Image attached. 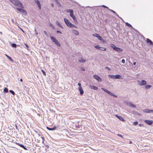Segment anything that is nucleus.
Wrapping results in <instances>:
<instances>
[{
	"mask_svg": "<svg viewBox=\"0 0 153 153\" xmlns=\"http://www.w3.org/2000/svg\"><path fill=\"white\" fill-rule=\"evenodd\" d=\"M67 12L68 13H73V11L72 10H67Z\"/></svg>",
	"mask_w": 153,
	"mask_h": 153,
	"instance_id": "c85d7f7f",
	"label": "nucleus"
},
{
	"mask_svg": "<svg viewBox=\"0 0 153 153\" xmlns=\"http://www.w3.org/2000/svg\"><path fill=\"white\" fill-rule=\"evenodd\" d=\"M70 15L74 21H76V17L74 15L73 13H71L70 14Z\"/></svg>",
	"mask_w": 153,
	"mask_h": 153,
	"instance_id": "f8f14e48",
	"label": "nucleus"
},
{
	"mask_svg": "<svg viewBox=\"0 0 153 153\" xmlns=\"http://www.w3.org/2000/svg\"><path fill=\"white\" fill-rule=\"evenodd\" d=\"M126 105H128V106L133 107V108H135L136 107V105L133 104L131 102H127L126 103Z\"/></svg>",
	"mask_w": 153,
	"mask_h": 153,
	"instance_id": "0eeeda50",
	"label": "nucleus"
},
{
	"mask_svg": "<svg viewBox=\"0 0 153 153\" xmlns=\"http://www.w3.org/2000/svg\"><path fill=\"white\" fill-rule=\"evenodd\" d=\"M114 50L117 52H121L123 51V49L121 48L116 47Z\"/></svg>",
	"mask_w": 153,
	"mask_h": 153,
	"instance_id": "2eb2a0df",
	"label": "nucleus"
},
{
	"mask_svg": "<svg viewBox=\"0 0 153 153\" xmlns=\"http://www.w3.org/2000/svg\"><path fill=\"white\" fill-rule=\"evenodd\" d=\"M51 6H52V7H53V6H54V5H53V3H52V4H51Z\"/></svg>",
	"mask_w": 153,
	"mask_h": 153,
	"instance_id": "bf43d9fd",
	"label": "nucleus"
},
{
	"mask_svg": "<svg viewBox=\"0 0 153 153\" xmlns=\"http://www.w3.org/2000/svg\"><path fill=\"white\" fill-rule=\"evenodd\" d=\"M41 137L42 138V139L43 140L42 141V142H43L44 141V137Z\"/></svg>",
	"mask_w": 153,
	"mask_h": 153,
	"instance_id": "680f3d73",
	"label": "nucleus"
},
{
	"mask_svg": "<svg viewBox=\"0 0 153 153\" xmlns=\"http://www.w3.org/2000/svg\"><path fill=\"white\" fill-rule=\"evenodd\" d=\"M55 0V1H56V2H57V1H58V0Z\"/></svg>",
	"mask_w": 153,
	"mask_h": 153,
	"instance_id": "0e129e2a",
	"label": "nucleus"
},
{
	"mask_svg": "<svg viewBox=\"0 0 153 153\" xmlns=\"http://www.w3.org/2000/svg\"><path fill=\"white\" fill-rule=\"evenodd\" d=\"M56 127L55 126V127H54L53 128H49V127H47V128L48 130H49L53 131V130H55L56 129Z\"/></svg>",
	"mask_w": 153,
	"mask_h": 153,
	"instance_id": "a211bd4d",
	"label": "nucleus"
},
{
	"mask_svg": "<svg viewBox=\"0 0 153 153\" xmlns=\"http://www.w3.org/2000/svg\"><path fill=\"white\" fill-rule=\"evenodd\" d=\"M79 90L80 91V94L81 95H82L83 94V89L82 88V87H80V88H79Z\"/></svg>",
	"mask_w": 153,
	"mask_h": 153,
	"instance_id": "f3484780",
	"label": "nucleus"
},
{
	"mask_svg": "<svg viewBox=\"0 0 153 153\" xmlns=\"http://www.w3.org/2000/svg\"><path fill=\"white\" fill-rule=\"evenodd\" d=\"M81 69L83 71H85V69H84L83 68H81Z\"/></svg>",
	"mask_w": 153,
	"mask_h": 153,
	"instance_id": "052dcab7",
	"label": "nucleus"
},
{
	"mask_svg": "<svg viewBox=\"0 0 153 153\" xmlns=\"http://www.w3.org/2000/svg\"><path fill=\"white\" fill-rule=\"evenodd\" d=\"M99 35V34H97V33H94V34H93L92 35L93 36L97 38Z\"/></svg>",
	"mask_w": 153,
	"mask_h": 153,
	"instance_id": "7c9ffc66",
	"label": "nucleus"
},
{
	"mask_svg": "<svg viewBox=\"0 0 153 153\" xmlns=\"http://www.w3.org/2000/svg\"><path fill=\"white\" fill-rule=\"evenodd\" d=\"M93 77L99 82H101L102 81V79L98 76L97 75H94L93 76Z\"/></svg>",
	"mask_w": 153,
	"mask_h": 153,
	"instance_id": "423d86ee",
	"label": "nucleus"
},
{
	"mask_svg": "<svg viewBox=\"0 0 153 153\" xmlns=\"http://www.w3.org/2000/svg\"><path fill=\"white\" fill-rule=\"evenodd\" d=\"M16 9L19 12H25V11L22 8H19L18 7L16 8Z\"/></svg>",
	"mask_w": 153,
	"mask_h": 153,
	"instance_id": "aec40b11",
	"label": "nucleus"
},
{
	"mask_svg": "<svg viewBox=\"0 0 153 153\" xmlns=\"http://www.w3.org/2000/svg\"><path fill=\"white\" fill-rule=\"evenodd\" d=\"M116 16L117 17H118L120 18L121 19H122L119 16H118V15L117 13H116Z\"/></svg>",
	"mask_w": 153,
	"mask_h": 153,
	"instance_id": "3c124183",
	"label": "nucleus"
},
{
	"mask_svg": "<svg viewBox=\"0 0 153 153\" xmlns=\"http://www.w3.org/2000/svg\"><path fill=\"white\" fill-rule=\"evenodd\" d=\"M102 7H104V8H107L108 9V10L109 9V8H108V7H106V6H105V5H102Z\"/></svg>",
	"mask_w": 153,
	"mask_h": 153,
	"instance_id": "49530a36",
	"label": "nucleus"
},
{
	"mask_svg": "<svg viewBox=\"0 0 153 153\" xmlns=\"http://www.w3.org/2000/svg\"><path fill=\"white\" fill-rule=\"evenodd\" d=\"M126 26H127L129 27H132L131 25L130 24H129L128 23V22H126Z\"/></svg>",
	"mask_w": 153,
	"mask_h": 153,
	"instance_id": "72a5a7b5",
	"label": "nucleus"
},
{
	"mask_svg": "<svg viewBox=\"0 0 153 153\" xmlns=\"http://www.w3.org/2000/svg\"><path fill=\"white\" fill-rule=\"evenodd\" d=\"M144 122L146 123L149 125H151L153 123V121L147 120H145Z\"/></svg>",
	"mask_w": 153,
	"mask_h": 153,
	"instance_id": "9d476101",
	"label": "nucleus"
},
{
	"mask_svg": "<svg viewBox=\"0 0 153 153\" xmlns=\"http://www.w3.org/2000/svg\"><path fill=\"white\" fill-rule=\"evenodd\" d=\"M25 45L27 48H29V46L27 44H25Z\"/></svg>",
	"mask_w": 153,
	"mask_h": 153,
	"instance_id": "09e8293b",
	"label": "nucleus"
},
{
	"mask_svg": "<svg viewBox=\"0 0 153 153\" xmlns=\"http://www.w3.org/2000/svg\"><path fill=\"white\" fill-rule=\"evenodd\" d=\"M22 148H23L25 150H27V149L23 145L22 147Z\"/></svg>",
	"mask_w": 153,
	"mask_h": 153,
	"instance_id": "79ce46f5",
	"label": "nucleus"
},
{
	"mask_svg": "<svg viewBox=\"0 0 153 153\" xmlns=\"http://www.w3.org/2000/svg\"><path fill=\"white\" fill-rule=\"evenodd\" d=\"M121 62L123 63H125V60L123 59H122Z\"/></svg>",
	"mask_w": 153,
	"mask_h": 153,
	"instance_id": "a18cd8bd",
	"label": "nucleus"
},
{
	"mask_svg": "<svg viewBox=\"0 0 153 153\" xmlns=\"http://www.w3.org/2000/svg\"><path fill=\"white\" fill-rule=\"evenodd\" d=\"M136 62H134V63H133V65H136Z\"/></svg>",
	"mask_w": 153,
	"mask_h": 153,
	"instance_id": "13d9d810",
	"label": "nucleus"
},
{
	"mask_svg": "<svg viewBox=\"0 0 153 153\" xmlns=\"http://www.w3.org/2000/svg\"><path fill=\"white\" fill-rule=\"evenodd\" d=\"M44 32L45 33V34L46 35V36L47 37H49V35L48 33L45 31H44Z\"/></svg>",
	"mask_w": 153,
	"mask_h": 153,
	"instance_id": "473e14b6",
	"label": "nucleus"
},
{
	"mask_svg": "<svg viewBox=\"0 0 153 153\" xmlns=\"http://www.w3.org/2000/svg\"><path fill=\"white\" fill-rule=\"evenodd\" d=\"M101 89L103 91H105V92L107 93V94H109V95L112 96L114 97H117V96L116 95L113 94L110 91L105 89L103 88H102Z\"/></svg>",
	"mask_w": 153,
	"mask_h": 153,
	"instance_id": "39448f33",
	"label": "nucleus"
},
{
	"mask_svg": "<svg viewBox=\"0 0 153 153\" xmlns=\"http://www.w3.org/2000/svg\"><path fill=\"white\" fill-rule=\"evenodd\" d=\"M110 46L112 48L114 49H114H115V48H116L115 45L112 43L110 44Z\"/></svg>",
	"mask_w": 153,
	"mask_h": 153,
	"instance_id": "4be33fe9",
	"label": "nucleus"
},
{
	"mask_svg": "<svg viewBox=\"0 0 153 153\" xmlns=\"http://www.w3.org/2000/svg\"><path fill=\"white\" fill-rule=\"evenodd\" d=\"M72 31H73V33L75 35H78L79 34L78 32V31L77 30H76L75 29H73V30H72Z\"/></svg>",
	"mask_w": 153,
	"mask_h": 153,
	"instance_id": "6ab92c4d",
	"label": "nucleus"
},
{
	"mask_svg": "<svg viewBox=\"0 0 153 153\" xmlns=\"http://www.w3.org/2000/svg\"><path fill=\"white\" fill-rule=\"evenodd\" d=\"M117 135L118 136H120V137H122V135H121V134H117Z\"/></svg>",
	"mask_w": 153,
	"mask_h": 153,
	"instance_id": "864d4df0",
	"label": "nucleus"
},
{
	"mask_svg": "<svg viewBox=\"0 0 153 153\" xmlns=\"http://www.w3.org/2000/svg\"><path fill=\"white\" fill-rule=\"evenodd\" d=\"M105 68L106 69H107L109 71H110L111 70V69L108 67H105Z\"/></svg>",
	"mask_w": 153,
	"mask_h": 153,
	"instance_id": "a19ab883",
	"label": "nucleus"
},
{
	"mask_svg": "<svg viewBox=\"0 0 153 153\" xmlns=\"http://www.w3.org/2000/svg\"><path fill=\"white\" fill-rule=\"evenodd\" d=\"M50 37L52 41L53 42H54L57 46H60V44L55 37L52 36H50Z\"/></svg>",
	"mask_w": 153,
	"mask_h": 153,
	"instance_id": "20e7f679",
	"label": "nucleus"
},
{
	"mask_svg": "<svg viewBox=\"0 0 153 153\" xmlns=\"http://www.w3.org/2000/svg\"><path fill=\"white\" fill-rule=\"evenodd\" d=\"M10 1L14 5L21 8H23L22 4L18 0H10Z\"/></svg>",
	"mask_w": 153,
	"mask_h": 153,
	"instance_id": "f257e3e1",
	"label": "nucleus"
},
{
	"mask_svg": "<svg viewBox=\"0 0 153 153\" xmlns=\"http://www.w3.org/2000/svg\"><path fill=\"white\" fill-rule=\"evenodd\" d=\"M64 20L65 24L68 27L72 28L73 27H75L76 28H77L76 26L70 22V21L66 18H65L64 19Z\"/></svg>",
	"mask_w": 153,
	"mask_h": 153,
	"instance_id": "f03ea898",
	"label": "nucleus"
},
{
	"mask_svg": "<svg viewBox=\"0 0 153 153\" xmlns=\"http://www.w3.org/2000/svg\"><path fill=\"white\" fill-rule=\"evenodd\" d=\"M21 30H22V31L23 32H24V31L23 30H22V29H21Z\"/></svg>",
	"mask_w": 153,
	"mask_h": 153,
	"instance_id": "338daca9",
	"label": "nucleus"
},
{
	"mask_svg": "<svg viewBox=\"0 0 153 153\" xmlns=\"http://www.w3.org/2000/svg\"><path fill=\"white\" fill-rule=\"evenodd\" d=\"M35 2L37 4L39 9H41V5L39 1V0H35Z\"/></svg>",
	"mask_w": 153,
	"mask_h": 153,
	"instance_id": "1a4fd4ad",
	"label": "nucleus"
},
{
	"mask_svg": "<svg viewBox=\"0 0 153 153\" xmlns=\"http://www.w3.org/2000/svg\"><path fill=\"white\" fill-rule=\"evenodd\" d=\"M100 36L99 34L97 38L98 39Z\"/></svg>",
	"mask_w": 153,
	"mask_h": 153,
	"instance_id": "4d7b16f0",
	"label": "nucleus"
},
{
	"mask_svg": "<svg viewBox=\"0 0 153 153\" xmlns=\"http://www.w3.org/2000/svg\"><path fill=\"white\" fill-rule=\"evenodd\" d=\"M105 22H107V20H105Z\"/></svg>",
	"mask_w": 153,
	"mask_h": 153,
	"instance_id": "69168bd1",
	"label": "nucleus"
},
{
	"mask_svg": "<svg viewBox=\"0 0 153 153\" xmlns=\"http://www.w3.org/2000/svg\"><path fill=\"white\" fill-rule=\"evenodd\" d=\"M15 126H16V128L17 130H18V126H17V125H16V124L15 125Z\"/></svg>",
	"mask_w": 153,
	"mask_h": 153,
	"instance_id": "603ef678",
	"label": "nucleus"
},
{
	"mask_svg": "<svg viewBox=\"0 0 153 153\" xmlns=\"http://www.w3.org/2000/svg\"><path fill=\"white\" fill-rule=\"evenodd\" d=\"M94 47L97 49H99L102 51H105L106 50V48H102L101 47H100L99 45H97L96 46H94Z\"/></svg>",
	"mask_w": 153,
	"mask_h": 153,
	"instance_id": "6e6552de",
	"label": "nucleus"
},
{
	"mask_svg": "<svg viewBox=\"0 0 153 153\" xmlns=\"http://www.w3.org/2000/svg\"><path fill=\"white\" fill-rule=\"evenodd\" d=\"M22 148H23L25 150H27V149L23 145L22 147Z\"/></svg>",
	"mask_w": 153,
	"mask_h": 153,
	"instance_id": "37998d69",
	"label": "nucleus"
},
{
	"mask_svg": "<svg viewBox=\"0 0 153 153\" xmlns=\"http://www.w3.org/2000/svg\"><path fill=\"white\" fill-rule=\"evenodd\" d=\"M12 94L14 95L15 92L12 90H10L9 91Z\"/></svg>",
	"mask_w": 153,
	"mask_h": 153,
	"instance_id": "f704fd0d",
	"label": "nucleus"
},
{
	"mask_svg": "<svg viewBox=\"0 0 153 153\" xmlns=\"http://www.w3.org/2000/svg\"><path fill=\"white\" fill-rule=\"evenodd\" d=\"M108 76L111 79H122V77L120 75L117 74L116 75H109Z\"/></svg>",
	"mask_w": 153,
	"mask_h": 153,
	"instance_id": "7ed1b4c3",
	"label": "nucleus"
},
{
	"mask_svg": "<svg viewBox=\"0 0 153 153\" xmlns=\"http://www.w3.org/2000/svg\"><path fill=\"white\" fill-rule=\"evenodd\" d=\"M41 71H42V72L44 75L45 76H46V74L45 72V71L43 70H42Z\"/></svg>",
	"mask_w": 153,
	"mask_h": 153,
	"instance_id": "58836bf2",
	"label": "nucleus"
},
{
	"mask_svg": "<svg viewBox=\"0 0 153 153\" xmlns=\"http://www.w3.org/2000/svg\"><path fill=\"white\" fill-rule=\"evenodd\" d=\"M20 81L22 82V79H20Z\"/></svg>",
	"mask_w": 153,
	"mask_h": 153,
	"instance_id": "e2e57ef3",
	"label": "nucleus"
},
{
	"mask_svg": "<svg viewBox=\"0 0 153 153\" xmlns=\"http://www.w3.org/2000/svg\"><path fill=\"white\" fill-rule=\"evenodd\" d=\"M5 55L7 57V58H8L10 60L12 61H13L12 58L11 57L9 56H8V55H6V54H5Z\"/></svg>",
	"mask_w": 153,
	"mask_h": 153,
	"instance_id": "a878e982",
	"label": "nucleus"
},
{
	"mask_svg": "<svg viewBox=\"0 0 153 153\" xmlns=\"http://www.w3.org/2000/svg\"><path fill=\"white\" fill-rule=\"evenodd\" d=\"M78 85L79 86V88H80V87H81V83H78Z\"/></svg>",
	"mask_w": 153,
	"mask_h": 153,
	"instance_id": "de8ad7c7",
	"label": "nucleus"
},
{
	"mask_svg": "<svg viewBox=\"0 0 153 153\" xmlns=\"http://www.w3.org/2000/svg\"><path fill=\"white\" fill-rule=\"evenodd\" d=\"M50 27H52V28L53 29H54V26L52 25V24H50Z\"/></svg>",
	"mask_w": 153,
	"mask_h": 153,
	"instance_id": "ea45409f",
	"label": "nucleus"
},
{
	"mask_svg": "<svg viewBox=\"0 0 153 153\" xmlns=\"http://www.w3.org/2000/svg\"><path fill=\"white\" fill-rule=\"evenodd\" d=\"M146 42L148 43H149L150 45H153L152 42L150 39H147Z\"/></svg>",
	"mask_w": 153,
	"mask_h": 153,
	"instance_id": "412c9836",
	"label": "nucleus"
},
{
	"mask_svg": "<svg viewBox=\"0 0 153 153\" xmlns=\"http://www.w3.org/2000/svg\"><path fill=\"white\" fill-rule=\"evenodd\" d=\"M143 125L142 124H139V126H143Z\"/></svg>",
	"mask_w": 153,
	"mask_h": 153,
	"instance_id": "6e6d98bb",
	"label": "nucleus"
},
{
	"mask_svg": "<svg viewBox=\"0 0 153 153\" xmlns=\"http://www.w3.org/2000/svg\"><path fill=\"white\" fill-rule=\"evenodd\" d=\"M146 81L145 80H142L140 83V85H146Z\"/></svg>",
	"mask_w": 153,
	"mask_h": 153,
	"instance_id": "ddd939ff",
	"label": "nucleus"
},
{
	"mask_svg": "<svg viewBox=\"0 0 153 153\" xmlns=\"http://www.w3.org/2000/svg\"><path fill=\"white\" fill-rule=\"evenodd\" d=\"M151 87V85H147L145 86L146 88V89H149Z\"/></svg>",
	"mask_w": 153,
	"mask_h": 153,
	"instance_id": "cd10ccee",
	"label": "nucleus"
},
{
	"mask_svg": "<svg viewBox=\"0 0 153 153\" xmlns=\"http://www.w3.org/2000/svg\"><path fill=\"white\" fill-rule=\"evenodd\" d=\"M89 87L91 89L94 90H96L98 89V88L97 87L94 85H90Z\"/></svg>",
	"mask_w": 153,
	"mask_h": 153,
	"instance_id": "4468645a",
	"label": "nucleus"
},
{
	"mask_svg": "<svg viewBox=\"0 0 153 153\" xmlns=\"http://www.w3.org/2000/svg\"><path fill=\"white\" fill-rule=\"evenodd\" d=\"M35 31L36 32L35 34L36 35H37L38 34V33L36 32V29H35Z\"/></svg>",
	"mask_w": 153,
	"mask_h": 153,
	"instance_id": "5fc2aeb1",
	"label": "nucleus"
},
{
	"mask_svg": "<svg viewBox=\"0 0 153 153\" xmlns=\"http://www.w3.org/2000/svg\"><path fill=\"white\" fill-rule=\"evenodd\" d=\"M138 122L137 121L134 122L133 123V124L135 126H136L138 124Z\"/></svg>",
	"mask_w": 153,
	"mask_h": 153,
	"instance_id": "c9c22d12",
	"label": "nucleus"
},
{
	"mask_svg": "<svg viewBox=\"0 0 153 153\" xmlns=\"http://www.w3.org/2000/svg\"><path fill=\"white\" fill-rule=\"evenodd\" d=\"M16 144L18 145V146H19L21 147H22V146H23V145L19 143H16Z\"/></svg>",
	"mask_w": 153,
	"mask_h": 153,
	"instance_id": "e433bc0d",
	"label": "nucleus"
},
{
	"mask_svg": "<svg viewBox=\"0 0 153 153\" xmlns=\"http://www.w3.org/2000/svg\"><path fill=\"white\" fill-rule=\"evenodd\" d=\"M109 10L110 11H112V12H113V13H114V14H115V15L116 14V13H116V12L115 11H113V10H110V9H109Z\"/></svg>",
	"mask_w": 153,
	"mask_h": 153,
	"instance_id": "4c0bfd02",
	"label": "nucleus"
},
{
	"mask_svg": "<svg viewBox=\"0 0 153 153\" xmlns=\"http://www.w3.org/2000/svg\"><path fill=\"white\" fill-rule=\"evenodd\" d=\"M150 113H153V110H150Z\"/></svg>",
	"mask_w": 153,
	"mask_h": 153,
	"instance_id": "8fccbe9b",
	"label": "nucleus"
},
{
	"mask_svg": "<svg viewBox=\"0 0 153 153\" xmlns=\"http://www.w3.org/2000/svg\"><path fill=\"white\" fill-rule=\"evenodd\" d=\"M79 62L80 63H83L86 62V60L83 58H81V59H79L78 60Z\"/></svg>",
	"mask_w": 153,
	"mask_h": 153,
	"instance_id": "dca6fc26",
	"label": "nucleus"
},
{
	"mask_svg": "<svg viewBox=\"0 0 153 153\" xmlns=\"http://www.w3.org/2000/svg\"><path fill=\"white\" fill-rule=\"evenodd\" d=\"M11 46L13 48H16L17 46L14 43H13L12 44Z\"/></svg>",
	"mask_w": 153,
	"mask_h": 153,
	"instance_id": "2f4dec72",
	"label": "nucleus"
},
{
	"mask_svg": "<svg viewBox=\"0 0 153 153\" xmlns=\"http://www.w3.org/2000/svg\"><path fill=\"white\" fill-rule=\"evenodd\" d=\"M132 143V142H131V141H130V143Z\"/></svg>",
	"mask_w": 153,
	"mask_h": 153,
	"instance_id": "774afa93",
	"label": "nucleus"
},
{
	"mask_svg": "<svg viewBox=\"0 0 153 153\" xmlns=\"http://www.w3.org/2000/svg\"><path fill=\"white\" fill-rule=\"evenodd\" d=\"M98 39L102 42L103 43H104L105 41L102 38L101 36H100V38Z\"/></svg>",
	"mask_w": 153,
	"mask_h": 153,
	"instance_id": "393cba45",
	"label": "nucleus"
},
{
	"mask_svg": "<svg viewBox=\"0 0 153 153\" xmlns=\"http://www.w3.org/2000/svg\"><path fill=\"white\" fill-rule=\"evenodd\" d=\"M45 147H46V148H45V150L47 152L48 151H49V150L48 149L49 146L48 145H46L45 146Z\"/></svg>",
	"mask_w": 153,
	"mask_h": 153,
	"instance_id": "bb28decb",
	"label": "nucleus"
},
{
	"mask_svg": "<svg viewBox=\"0 0 153 153\" xmlns=\"http://www.w3.org/2000/svg\"><path fill=\"white\" fill-rule=\"evenodd\" d=\"M115 116L118 118L120 120L123 121H125V120L122 116H118L117 115H116Z\"/></svg>",
	"mask_w": 153,
	"mask_h": 153,
	"instance_id": "9b49d317",
	"label": "nucleus"
},
{
	"mask_svg": "<svg viewBox=\"0 0 153 153\" xmlns=\"http://www.w3.org/2000/svg\"><path fill=\"white\" fill-rule=\"evenodd\" d=\"M56 33H60V34H62V33L60 31H59V30H57V31H56Z\"/></svg>",
	"mask_w": 153,
	"mask_h": 153,
	"instance_id": "c03bdc74",
	"label": "nucleus"
},
{
	"mask_svg": "<svg viewBox=\"0 0 153 153\" xmlns=\"http://www.w3.org/2000/svg\"><path fill=\"white\" fill-rule=\"evenodd\" d=\"M4 92L5 93H7L8 92V89L7 88H5L4 89Z\"/></svg>",
	"mask_w": 153,
	"mask_h": 153,
	"instance_id": "c756f323",
	"label": "nucleus"
},
{
	"mask_svg": "<svg viewBox=\"0 0 153 153\" xmlns=\"http://www.w3.org/2000/svg\"><path fill=\"white\" fill-rule=\"evenodd\" d=\"M56 24L58 26H59L61 28H63L62 26L61 25L60 23L58 21H57L56 22Z\"/></svg>",
	"mask_w": 153,
	"mask_h": 153,
	"instance_id": "b1692460",
	"label": "nucleus"
},
{
	"mask_svg": "<svg viewBox=\"0 0 153 153\" xmlns=\"http://www.w3.org/2000/svg\"><path fill=\"white\" fill-rule=\"evenodd\" d=\"M144 112L146 113H150V109H145L143 110Z\"/></svg>",
	"mask_w": 153,
	"mask_h": 153,
	"instance_id": "5701e85b",
	"label": "nucleus"
}]
</instances>
